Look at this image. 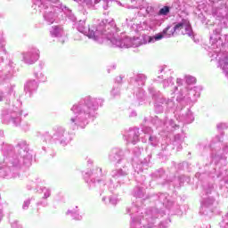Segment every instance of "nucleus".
<instances>
[{"mask_svg":"<svg viewBox=\"0 0 228 228\" xmlns=\"http://www.w3.org/2000/svg\"><path fill=\"white\" fill-rule=\"evenodd\" d=\"M103 4V9L108 10V3L110 0H83V4L87 8H95V4Z\"/></svg>","mask_w":228,"mask_h":228,"instance_id":"obj_7","label":"nucleus"},{"mask_svg":"<svg viewBox=\"0 0 228 228\" xmlns=\"http://www.w3.org/2000/svg\"><path fill=\"white\" fill-rule=\"evenodd\" d=\"M177 35L175 33V27H167L162 32L158 33L156 35H160V40H162V38H170V37H174V35Z\"/></svg>","mask_w":228,"mask_h":228,"instance_id":"obj_10","label":"nucleus"},{"mask_svg":"<svg viewBox=\"0 0 228 228\" xmlns=\"http://www.w3.org/2000/svg\"><path fill=\"white\" fill-rule=\"evenodd\" d=\"M29 204H30L29 200L24 201V204H23V207H22L23 209H26L27 208H28Z\"/></svg>","mask_w":228,"mask_h":228,"instance_id":"obj_21","label":"nucleus"},{"mask_svg":"<svg viewBox=\"0 0 228 228\" xmlns=\"http://www.w3.org/2000/svg\"><path fill=\"white\" fill-rule=\"evenodd\" d=\"M131 227L132 228H138V227H140V222L133 221V223L131 224Z\"/></svg>","mask_w":228,"mask_h":228,"instance_id":"obj_20","label":"nucleus"},{"mask_svg":"<svg viewBox=\"0 0 228 228\" xmlns=\"http://www.w3.org/2000/svg\"><path fill=\"white\" fill-rule=\"evenodd\" d=\"M60 8H61L63 12L69 10V9L67 8V6H65V5H61Z\"/></svg>","mask_w":228,"mask_h":228,"instance_id":"obj_25","label":"nucleus"},{"mask_svg":"<svg viewBox=\"0 0 228 228\" xmlns=\"http://www.w3.org/2000/svg\"><path fill=\"white\" fill-rule=\"evenodd\" d=\"M191 120L193 121V118H191Z\"/></svg>","mask_w":228,"mask_h":228,"instance_id":"obj_32","label":"nucleus"},{"mask_svg":"<svg viewBox=\"0 0 228 228\" xmlns=\"http://www.w3.org/2000/svg\"><path fill=\"white\" fill-rule=\"evenodd\" d=\"M176 35H187V37H193V30L188 20H183L175 26Z\"/></svg>","mask_w":228,"mask_h":228,"instance_id":"obj_5","label":"nucleus"},{"mask_svg":"<svg viewBox=\"0 0 228 228\" xmlns=\"http://www.w3.org/2000/svg\"><path fill=\"white\" fill-rule=\"evenodd\" d=\"M98 107L97 99L90 97L86 98L84 103L73 105L71 111H73L74 116L70 118L71 124L79 127H86L88 124V118L94 115Z\"/></svg>","mask_w":228,"mask_h":228,"instance_id":"obj_2","label":"nucleus"},{"mask_svg":"<svg viewBox=\"0 0 228 228\" xmlns=\"http://www.w3.org/2000/svg\"><path fill=\"white\" fill-rule=\"evenodd\" d=\"M121 175H126V173L120 169L112 171V177H114V179L121 177Z\"/></svg>","mask_w":228,"mask_h":228,"instance_id":"obj_16","label":"nucleus"},{"mask_svg":"<svg viewBox=\"0 0 228 228\" xmlns=\"http://www.w3.org/2000/svg\"><path fill=\"white\" fill-rule=\"evenodd\" d=\"M161 40V35L155 36H141L139 37L132 38V43L126 44L127 46L132 45V47H140V45H145V44H154V42H159Z\"/></svg>","mask_w":228,"mask_h":228,"instance_id":"obj_3","label":"nucleus"},{"mask_svg":"<svg viewBox=\"0 0 228 228\" xmlns=\"http://www.w3.org/2000/svg\"><path fill=\"white\" fill-rule=\"evenodd\" d=\"M170 13V7L168 6H164L159 11V15H167Z\"/></svg>","mask_w":228,"mask_h":228,"instance_id":"obj_17","label":"nucleus"},{"mask_svg":"<svg viewBox=\"0 0 228 228\" xmlns=\"http://www.w3.org/2000/svg\"><path fill=\"white\" fill-rule=\"evenodd\" d=\"M170 85L172 86V85H174V83H172V81H170V84L167 85V86H170Z\"/></svg>","mask_w":228,"mask_h":228,"instance_id":"obj_30","label":"nucleus"},{"mask_svg":"<svg viewBox=\"0 0 228 228\" xmlns=\"http://www.w3.org/2000/svg\"><path fill=\"white\" fill-rule=\"evenodd\" d=\"M67 215H72L75 220H83V216L79 215L77 210H68Z\"/></svg>","mask_w":228,"mask_h":228,"instance_id":"obj_15","label":"nucleus"},{"mask_svg":"<svg viewBox=\"0 0 228 228\" xmlns=\"http://www.w3.org/2000/svg\"><path fill=\"white\" fill-rule=\"evenodd\" d=\"M85 24V20H79L77 24V28L80 33H83V35L88 37L94 42L102 44L104 38L107 37L116 47H133V45L127 46V44H133V38L131 37H125L123 40H120L115 37H110L115 31V21L111 18L102 20L96 23H91L87 27Z\"/></svg>","mask_w":228,"mask_h":228,"instance_id":"obj_1","label":"nucleus"},{"mask_svg":"<svg viewBox=\"0 0 228 228\" xmlns=\"http://www.w3.org/2000/svg\"><path fill=\"white\" fill-rule=\"evenodd\" d=\"M190 79H191V83L195 82V77H191Z\"/></svg>","mask_w":228,"mask_h":228,"instance_id":"obj_27","label":"nucleus"},{"mask_svg":"<svg viewBox=\"0 0 228 228\" xmlns=\"http://www.w3.org/2000/svg\"><path fill=\"white\" fill-rule=\"evenodd\" d=\"M12 122H13V124H20V118H12Z\"/></svg>","mask_w":228,"mask_h":228,"instance_id":"obj_23","label":"nucleus"},{"mask_svg":"<svg viewBox=\"0 0 228 228\" xmlns=\"http://www.w3.org/2000/svg\"><path fill=\"white\" fill-rule=\"evenodd\" d=\"M217 129H225V124L224 123L217 124Z\"/></svg>","mask_w":228,"mask_h":228,"instance_id":"obj_22","label":"nucleus"},{"mask_svg":"<svg viewBox=\"0 0 228 228\" xmlns=\"http://www.w3.org/2000/svg\"><path fill=\"white\" fill-rule=\"evenodd\" d=\"M50 33L52 37H57L60 38V42H61V44L67 40V36L65 35V32L61 27H53Z\"/></svg>","mask_w":228,"mask_h":228,"instance_id":"obj_8","label":"nucleus"},{"mask_svg":"<svg viewBox=\"0 0 228 228\" xmlns=\"http://www.w3.org/2000/svg\"><path fill=\"white\" fill-rule=\"evenodd\" d=\"M141 228H144V227H141Z\"/></svg>","mask_w":228,"mask_h":228,"instance_id":"obj_33","label":"nucleus"},{"mask_svg":"<svg viewBox=\"0 0 228 228\" xmlns=\"http://www.w3.org/2000/svg\"><path fill=\"white\" fill-rule=\"evenodd\" d=\"M12 228H22V226H20V225L18 224H13L12 225Z\"/></svg>","mask_w":228,"mask_h":228,"instance_id":"obj_24","label":"nucleus"},{"mask_svg":"<svg viewBox=\"0 0 228 228\" xmlns=\"http://www.w3.org/2000/svg\"><path fill=\"white\" fill-rule=\"evenodd\" d=\"M39 193H43L44 199H48V197H51V190H49L46 187H41L38 191Z\"/></svg>","mask_w":228,"mask_h":228,"instance_id":"obj_14","label":"nucleus"},{"mask_svg":"<svg viewBox=\"0 0 228 228\" xmlns=\"http://www.w3.org/2000/svg\"><path fill=\"white\" fill-rule=\"evenodd\" d=\"M167 84H168V80H165L164 81V86H167Z\"/></svg>","mask_w":228,"mask_h":228,"instance_id":"obj_28","label":"nucleus"},{"mask_svg":"<svg viewBox=\"0 0 228 228\" xmlns=\"http://www.w3.org/2000/svg\"><path fill=\"white\" fill-rule=\"evenodd\" d=\"M37 78L39 79V81H47V77L44 76V74L42 73L37 76Z\"/></svg>","mask_w":228,"mask_h":228,"instance_id":"obj_19","label":"nucleus"},{"mask_svg":"<svg viewBox=\"0 0 228 228\" xmlns=\"http://www.w3.org/2000/svg\"><path fill=\"white\" fill-rule=\"evenodd\" d=\"M21 56L22 61H24V63H27V65H33V63L38 61L39 52L38 50L35 49L21 53Z\"/></svg>","mask_w":228,"mask_h":228,"instance_id":"obj_6","label":"nucleus"},{"mask_svg":"<svg viewBox=\"0 0 228 228\" xmlns=\"http://www.w3.org/2000/svg\"><path fill=\"white\" fill-rule=\"evenodd\" d=\"M156 140V137L150 136V142H154Z\"/></svg>","mask_w":228,"mask_h":228,"instance_id":"obj_26","label":"nucleus"},{"mask_svg":"<svg viewBox=\"0 0 228 228\" xmlns=\"http://www.w3.org/2000/svg\"><path fill=\"white\" fill-rule=\"evenodd\" d=\"M37 88H38V84L35 80H30L25 85V90H28V92H33Z\"/></svg>","mask_w":228,"mask_h":228,"instance_id":"obj_12","label":"nucleus"},{"mask_svg":"<svg viewBox=\"0 0 228 228\" xmlns=\"http://www.w3.org/2000/svg\"><path fill=\"white\" fill-rule=\"evenodd\" d=\"M212 15L225 26H228V8L225 4L216 6L212 11Z\"/></svg>","mask_w":228,"mask_h":228,"instance_id":"obj_4","label":"nucleus"},{"mask_svg":"<svg viewBox=\"0 0 228 228\" xmlns=\"http://www.w3.org/2000/svg\"><path fill=\"white\" fill-rule=\"evenodd\" d=\"M210 42L212 44V48L215 49V47L218 48L220 45H222V41L220 37V30H217L216 34L212 35L210 37Z\"/></svg>","mask_w":228,"mask_h":228,"instance_id":"obj_11","label":"nucleus"},{"mask_svg":"<svg viewBox=\"0 0 228 228\" xmlns=\"http://www.w3.org/2000/svg\"><path fill=\"white\" fill-rule=\"evenodd\" d=\"M55 17L56 16L54 15V12H53V11H45V12L44 18L45 19V20H48V22H50L51 24H53V22H54Z\"/></svg>","mask_w":228,"mask_h":228,"instance_id":"obj_13","label":"nucleus"},{"mask_svg":"<svg viewBox=\"0 0 228 228\" xmlns=\"http://www.w3.org/2000/svg\"><path fill=\"white\" fill-rule=\"evenodd\" d=\"M218 67L225 73V76L228 77V56L221 55L218 61Z\"/></svg>","mask_w":228,"mask_h":228,"instance_id":"obj_9","label":"nucleus"},{"mask_svg":"<svg viewBox=\"0 0 228 228\" xmlns=\"http://www.w3.org/2000/svg\"><path fill=\"white\" fill-rule=\"evenodd\" d=\"M3 101V95H0V102Z\"/></svg>","mask_w":228,"mask_h":228,"instance_id":"obj_31","label":"nucleus"},{"mask_svg":"<svg viewBox=\"0 0 228 228\" xmlns=\"http://www.w3.org/2000/svg\"><path fill=\"white\" fill-rule=\"evenodd\" d=\"M117 202H118V198L115 195H112L110 198V203L112 204L113 206H115L117 204Z\"/></svg>","mask_w":228,"mask_h":228,"instance_id":"obj_18","label":"nucleus"},{"mask_svg":"<svg viewBox=\"0 0 228 228\" xmlns=\"http://www.w3.org/2000/svg\"><path fill=\"white\" fill-rule=\"evenodd\" d=\"M151 128H148V130H144V133H151Z\"/></svg>","mask_w":228,"mask_h":228,"instance_id":"obj_29","label":"nucleus"}]
</instances>
